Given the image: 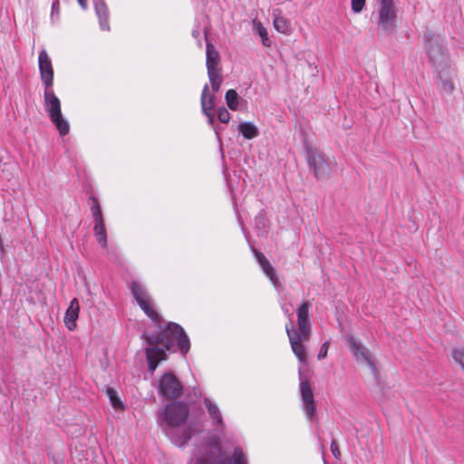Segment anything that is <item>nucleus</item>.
I'll use <instances>...</instances> for the list:
<instances>
[{"mask_svg":"<svg viewBox=\"0 0 464 464\" xmlns=\"http://www.w3.org/2000/svg\"><path fill=\"white\" fill-rule=\"evenodd\" d=\"M38 65L42 82L44 86V108L51 121L55 125L59 134L65 136L69 133L70 126L63 118L61 111V102L53 92V68L51 58L45 50H42L38 56Z\"/></svg>","mask_w":464,"mask_h":464,"instance_id":"obj_1","label":"nucleus"},{"mask_svg":"<svg viewBox=\"0 0 464 464\" xmlns=\"http://www.w3.org/2000/svg\"><path fill=\"white\" fill-rule=\"evenodd\" d=\"M188 413V403L174 401L169 402L159 415V424L166 430L172 443L178 447L185 446L195 430L192 426L186 427L182 431L173 430L187 420Z\"/></svg>","mask_w":464,"mask_h":464,"instance_id":"obj_2","label":"nucleus"},{"mask_svg":"<svg viewBox=\"0 0 464 464\" xmlns=\"http://www.w3.org/2000/svg\"><path fill=\"white\" fill-rule=\"evenodd\" d=\"M159 333H143L141 338L147 345L158 346L163 344L165 352H174L175 347L185 355L190 349V341L184 329L176 323L169 322L164 327L160 324Z\"/></svg>","mask_w":464,"mask_h":464,"instance_id":"obj_3","label":"nucleus"},{"mask_svg":"<svg viewBox=\"0 0 464 464\" xmlns=\"http://www.w3.org/2000/svg\"><path fill=\"white\" fill-rule=\"evenodd\" d=\"M424 40L430 63L436 69L439 77L442 79L450 66L449 55L443 41L439 35H435L432 33H426Z\"/></svg>","mask_w":464,"mask_h":464,"instance_id":"obj_4","label":"nucleus"},{"mask_svg":"<svg viewBox=\"0 0 464 464\" xmlns=\"http://www.w3.org/2000/svg\"><path fill=\"white\" fill-rule=\"evenodd\" d=\"M377 24L380 34L391 35L394 33L398 8L394 0H376Z\"/></svg>","mask_w":464,"mask_h":464,"instance_id":"obj_5","label":"nucleus"},{"mask_svg":"<svg viewBox=\"0 0 464 464\" xmlns=\"http://www.w3.org/2000/svg\"><path fill=\"white\" fill-rule=\"evenodd\" d=\"M305 159L310 171L317 179H327L331 173L330 162L317 148L305 145Z\"/></svg>","mask_w":464,"mask_h":464,"instance_id":"obj_6","label":"nucleus"},{"mask_svg":"<svg viewBox=\"0 0 464 464\" xmlns=\"http://www.w3.org/2000/svg\"><path fill=\"white\" fill-rule=\"evenodd\" d=\"M130 289L134 299L136 300L140 309L144 312V314L150 319H151V321L156 323L158 327H160V324H162V318L153 308L151 297L150 296L145 287L140 283L132 281L130 285Z\"/></svg>","mask_w":464,"mask_h":464,"instance_id":"obj_7","label":"nucleus"},{"mask_svg":"<svg viewBox=\"0 0 464 464\" xmlns=\"http://www.w3.org/2000/svg\"><path fill=\"white\" fill-rule=\"evenodd\" d=\"M209 445L219 452L215 461H211L208 457H201L196 460V464H247V459L241 448L236 447L232 457H229L222 451L218 440H213Z\"/></svg>","mask_w":464,"mask_h":464,"instance_id":"obj_8","label":"nucleus"},{"mask_svg":"<svg viewBox=\"0 0 464 464\" xmlns=\"http://www.w3.org/2000/svg\"><path fill=\"white\" fill-rule=\"evenodd\" d=\"M158 392L164 398L177 399L183 392V385L172 372H166L159 380Z\"/></svg>","mask_w":464,"mask_h":464,"instance_id":"obj_9","label":"nucleus"},{"mask_svg":"<svg viewBox=\"0 0 464 464\" xmlns=\"http://www.w3.org/2000/svg\"><path fill=\"white\" fill-rule=\"evenodd\" d=\"M311 307L312 304L310 301H304L296 309L297 333H299V336L304 341H309L311 336V323L309 320V310Z\"/></svg>","mask_w":464,"mask_h":464,"instance_id":"obj_10","label":"nucleus"},{"mask_svg":"<svg viewBox=\"0 0 464 464\" xmlns=\"http://www.w3.org/2000/svg\"><path fill=\"white\" fill-rule=\"evenodd\" d=\"M285 332L288 336L293 353L297 357L300 362L305 363L306 353L305 347L303 344V342L305 341L299 336V333L295 331L294 324L291 321L285 324Z\"/></svg>","mask_w":464,"mask_h":464,"instance_id":"obj_11","label":"nucleus"},{"mask_svg":"<svg viewBox=\"0 0 464 464\" xmlns=\"http://www.w3.org/2000/svg\"><path fill=\"white\" fill-rule=\"evenodd\" d=\"M300 392H301V399L304 404V411L306 417L309 420H313L314 418L315 412V402L314 400L313 390L309 382L304 378V376L300 373Z\"/></svg>","mask_w":464,"mask_h":464,"instance_id":"obj_12","label":"nucleus"},{"mask_svg":"<svg viewBox=\"0 0 464 464\" xmlns=\"http://www.w3.org/2000/svg\"><path fill=\"white\" fill-rule=\"evenodd\" d=\"M206 50V66L208 74L222 72L220 65V55L213 44L207 41Z\"/></svg>","mask_w":464,"mask_h":464,"instance_id":"obj_13","label":"nucleus"},{"mask_svg":"<svg viewBox=\"0 0 464 464\" xmlns=\"http://www.w3.org/2000/svg\"><path fill=\"white\" fill-rule=\"evenodd\" d=\"M146 359L150 372H153L161 361H166L168 355L163 348L147 345L145 348Z\"/></svg>","mask_w":464,"mask_h":464,"instance_id":"obj_14","label":"nucleus"},{"mask_svg":"<svg viewBox=\"0 0 464 464\" xmlns=\"http://www.w3.org/2000/svg\"><path fill=\"white\" fill-rule=\"evenodd\" d=\"M348 344L351 352L357 359L363 360L372 369H375L370 351L361 342L357 341L353 336H350L348 338Z\"/></svg>","mask_w":464,"mask_h":464,"instance_id":"obj_15","label":"nucleus"},{"mask_svg":"<svg viewBox=\"0 0 464 464\" xmlns=\"http://www.w3.org/2000/svg\"><path fill=\"white\" fill-rule=\"evenodd\" d=\"M214 95L209 93L208 84L206 83L203 87L200 103L202 108V112L208 117V124L212 125L214 123V114L212 112L214 108Z\"/></svg>","mask_w":464,"mask_h":464,"instance_id":"obj_16","label":"nucleus"},{"mask_svg":"<svg viewBox=\"0 0 464 464\" xmlns=\"http://www.w3.org/2000/svg\"><path fill=\"white\" fill-rule=\"evenodd\" d=\"M79 301L77 298H73L71 301L70 305L67 308L63 318L64 324L70 331H72L76 328V320L79 316Z\"/></svg>","mask_w":464,"mask_h":464,"instance_id":"obj_17","label":"nucleus"},{"mask_svg":"<svg viewBox=\"0 0 464 464\" xmlns=\"http://www.w3.org/2000/svg\"><path fill=\"white\" fill-rule=\"evenodd\" d=\"M94 9L96 15L98 16L100 27L103 31H110L109 24V8L104 0H93Z\"/></svg>","mask_w":464,"mask_h":464,"instance_id":"obj_18","label":"nucleus"},{"mask_svg":"<svg viewBox=\"0 0 464 464\" xmlns=\"http://www.w3.org/2000/svg\"><path fill=\"white\" fill-rule=\"evenodd\" d=\"M237 130L246 140H252L259 134L257 127L250 121L240 122Z\"/></svg>","mask_w":464,"mask_h":464,"instance_id":"obj_19","label":"nucleus"},{"mask_svg":"<svg viewBox=\"0 0 464 464\" xmlns=\"http://www.w3.org/2000/svg\"><path fill=\"white\" fill-rule=\"evenodd\" d=\"M259 266L266 276L270 279L276 289H278V287L281 286L279 278L270 261L268 259L263 260V263L259 264Z\"/></svg>","mask_w":464,"mask_h":464,"instance_id":"obj_20","label":"nucleus"},{"mask_svg":"<svg viewBox=\"0 0 464 464\" xmlns=\"http://www.w3.org/2000/svg\"><path fill=\"white\" fill-rule=\"evenodd\" d=\"M274 26L277 32L285 34H289L292 31L290 21L284 16L276 14H274Z\"/></svg>","mask_w":464,"mask_h":464,"instance_id":"obj_21","label":"nucleus"},{"mask_svg":"<svg viewBox=\"0 0 464 464\" xmlns=\"http://www.w3.org/2000/svg\"><path fill=\"white\" fill-rule=\"evenodd\" d=\"M204 404L207 407L210 417L213 420H216L217 424L223 427L224 426L223 419H222V416H221L218 407L216 404L212 403L211 401L208 398L204 399Z\"/></svg>","mask_w":464,"mask_h":464,"instance_id":"obj_22","label":"nucleus"},{"mask_svg":"<svg viewBox=\"0 0 464 464\" xmlns=\"http://www.w3.org/2000/svg\"><path fill=\"white\" fill-rule=\"evenodd\" d=\"M226 102L228 108L232 111H237L238 107V94L237 92L230 89L226 92L225 95Z\"/></svg>","mask_w":464,"mask_h":464,"instance_id":"obj_23","label":"nucleus"},{"mask_svg":"<svg viewBox=\"0 0 464 464\" xmlns=\"http://www.w3.org/2000/svg\"><path fill=\"white\" fill-rule=\"evenodd\" d=\"M106 392H107L110 401L114 409H116V410H123L124 409V405H123L122 401H121L120 397L118 396V392L113 388H108Z\"/></svg>","mask_w":464,"mask_h":464,"instance_id":"obj_24","label":"nucleus"},{"mask_svg":"<svg viewBox=\"0 0 464 464\" xmlns=\"http://www.w3.org/2000/svg\"><path fill=\"white\" fill-rule=\"evenodd\" d=\"M90 200L92 201L91 212H92L94 221L102 220L103 217H102L99 200L94 196H91Z\"/></svg>","mask_w":464,"mask_h":464,"instance_id":"obj_25","label":"nucleus"},{"mask_svg":"<svg viewBox=\"0 0 464 464\" xmlns=\"http://www.w3.org/2000/svg\"><path fill=\"white\" fill-rule=\"evenodd\" d=\"M209 82L211 83V88L214 92H218L220 89L222 83V74L220 73H210L208 74Z\"/></svg>","mask_w":464,"mask_h":464,"instance_id":"obj_26","label":"nucleus"},{"mask_svg":"<svg viewBox=\"0 0 464 464\" xmlns=\"http://www.w3.org/2000/svg\"><path fill=\"white\" fill-rule=\"evenodd\" d=\"M257 34L261 37L263 45L268 47L271 45V41L268 38L266 29L259 23L256 27Z\"/></svg>","mask_w":464,"mask_h":464,"instance_id":"obj_27","label":"nucleus"},{"mask_svg":"<svg viewBox=\"0 0 464 464\" xmlns=\"http://www.w3.org/2000/svg\"><path fill=\"white\" fill-rule=\"evenodd\" d=\"M452 357L464 370V348L453 349Z\"/></svg>","mask_w":464,"mask_h":464,"instance_id":"obj_28","label":"nucleus"},{"mask_svg":"<svg viewBox=\"0 0 464 464\" xmlns=\"http://www.w3.org/2000/svg\"><path fill=\"white\" fill-rule=\"evenodd\" d=\"M218 118L222 123H227L229 121L230 114L224 106L218 108Z\"/></svg>","mask_w":464,"mask_h":464,"instance_id":"obj_29","label":"nucleus"},{"mask_svg":"<svg viewBox=\"0 0 464 464\" xmlns=\"http://www.w3.org/2000/svg\"><path fill=\"white\" fill-rule=\"evenodd\" d=\"M365 5V0H352V10L354 13H360Z\"/></svg>","mask_w":464,"mask_h":464,"instance_id":"obj_30","label":"nucleus"},{"mask_svg":"<svg viewBox=\"0 0 464 464\" xmlns=\"http://www.w3.org/2000/svg\"><path fill=\"white\" fill-rule=\"evenodd\" d=\"M330 342L326 341L324 342L319 351V353L317 355L318 360H322L327 356L328 349H329Z\"/></svg>","mask_w":464,"mask_h":464,"instance_id":"obj_31","label":"nucleus"},{"mask_svg":"<svg viewBox=\"0 0 464 464\" xmlns=\"http://www.w3.org/2000/svg\"><path fill=\"white\" fill-rule=\"evenodd\" d=\"M95 237L97 238V241L102 247H106L107 246V236L106 231L101 232V233H95Z\"/></svg>","mask_w":464,"mask_h":464,"instance_id":"obj_32","label":"nucleus"},{"mask_svg":"<svg viewBox=\"0 0 464 464\" xmlns=\"http://www.w3.org/2000/svg\"><path fill=\"white\" fill-rule=\"evenodd\" d=\"M331 451L335 459H339L341 458V452L339 450L338 444L335 440H332Z\"/></svg>","mask_w":464,"mask_h":464,"instance_id":"obj_33","label":"nucleus"},{"mask_svg":"<svg viewBox=\"0 0 464 464\" xmlns=\"http://www.w3.org/2000/svg\"><path fill=\"white\" fill-rule=\"evenodd\" d=\"M93 230H94V234L106 231L103 219L94 221Z\"/></svg>","mask_w":464,"mask_h":464,"instance_id":"obj_34","label":"nucleus"},{"mask_svg":"<svg viewBox=\"0 0 464 464\" xmlns=\"http://www.w3.org/2000/svg\"><path fill=\"white\" fill-rule=\"evenodd\" d=\"M256 226L258 229L264 228L266 227V218L263 215H258L256 217Z\"/></svg>","mask_w":464,"mask_h":464,"instance_id":"obj_35","label":"nucleus"},{"mask_svg":"<svg viewBox=\"0 0 464 464\" xmlns=\"http://www.w3.org/2000/svg\"><path fill=\"white\" fill-rule=\"evenodd\" d=\"M252 251H253V254H254L256 261L258 262V264H261V263H263V260L267 259L265 256V255L262 252H260L259 250L253 248Z\"/></svg>","mask_w":464,"mask_h":464,"instance_id":"obj_36","label":"nucleus"},{"mask_svg":"<svg viewBox=\"0 0 464 464\" xmlns=\"http://www.w3.org/2000/svg\"><path fill=\"white\" fill-rule=\"evenodd\" d=\"M252 251H253V254H254L256 261L258 262V264H261V263H263V260L267 259L265 256V255L262 252H260L259 250L253 248Z\"/></svg>","mask_w":464,"mask_h":464,"instance_id":"obj_37","label":"nucleus"},{"mask_svg":"<svg viewBox=\"0 0 464 464\" xmlns=\"http://www.w3.org/2000/svg\"><path fill=\"white\" fill-rule=\"evenodd\" d=\"M281 309H282L283 313L287 316V318L289 320L288 322H290V321L292 322L291 316L293 314L290 311V308L288 307V305L286 304H283L281 305Z\"/></svg>","mask_w":464,"mask_h":464,"instance_id":"obj_38","label":"nucleus"},{"mask_svg":"<svg viewBox=\"0 0 464 464\" xmlns=\"http://www.w3.org/2000/svg\"><path fill=\"white\" fill-rule=\"evenodd\" d=\"M59 0H53V4H52V17L54 15V14H59Z\"/></svg>","mask_w":464,"mask_h":464,"instance_id":"obj_39","label":"nucleus"},{"mask_svg":"<svg viewBox=\"0 0 464 464\" xmlns=\"http://www.w3.org/2000/svg\"><path fill=\"white\" fill-rule=\"evenodd\" d=\"M82 9L87 8V0H77Z\"/></svg>","mask_w":464,"mask_h":464,"instance_id":"obj_40","label":"nucleus"},{"mask_svg":"<svg viewBox=\"0 0 464 464\" xmlns=\"http://www.w3.org/2000/svg\"><path fill=\"white\" fill-rule=\"evenodd\" d=\"M443 84H444V86L449 85L450 89H453L452 83L450 82H449L448 80H443Z\"/></svg>","mask_w":464,"mask_h":464,"instance_id":"obj_41","label":"nucleus"},{"mask_svg":"<svg viewBox=\"0 0 464 464\" xmlns=\"http://www.w3.org/2000/svg\"><path fill=\"white\" fill-rule=\"evenodd\" d=\"M192 34H193V36H194L195 38H198V37L199 36V32H198V31L194 30V31H193V33H192Z\"/></svg>","mask_w":464,"mask_h":464,"instance_id":"obj_42","label":"nucleus"}]
</instances>
